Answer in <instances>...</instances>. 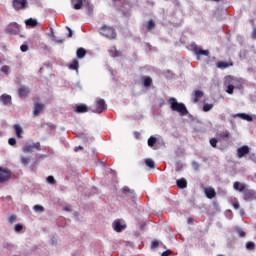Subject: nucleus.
<instances>
[{
    "instance_id": "412c9836",
    "label": "nucleus",
    "mask_w": 256,
    "mask_h": 256,
    "mask_svg": "<svg viewBox=\"0 0 256 256\" xmlns=\"http://www.w3.org/2000/svg\"><path fill=\"white\" fill-rule=\"evenodd\" d=\"M87 111H89V107L85 104L77 105L75 109L76 113H87Z\"/></svg>"
},
{
    "instance_id": "79ce46f5",
    "label": "nucleus",
    "mask_w": 256,
    "mask_h": 256,
    "mask_svg": "<svg viewBox=\"0 0 256 256\" xmlns=\"http://www.w3.org/2000/svg\"><path fill=\"white\" fill-rule=\"evenodd\" d=\"M9 223H15L17 221V215L13 214L8 218Z\"/></svg>"
},
{
    "instance_id": "13d9d810",
    "label": "nucleus",
    "mask_w": 256,
    "mask_h": 256,
    "mask_svg": "<svg viewBox=\"0 0 256 256\" xmlns=\"http://www.w3.org/2000/svg\"><path fill=\"white\" fill-rule=\"evenodd\" d=\"M30 168H31L32 170L34 169V167H33V166H31Z\"/></svg>"
},
{
    "instance_id": "2eb2a0df",
    "label": "nucleus",
    "mask_w": 256,
    "mask_h": 256,
    "mask_svg": "<svg viewBox=\"0 0 256 256\" xmlns=\"http://www.w3.org/2000/svg\"><path fill=\"white\" fill-rule=\"evenodd\" d=\"M193 52L196 55H204L205 57H209V50H203V49L199 48L197 45L193 46Z\"/></svg>"
},
{
    "instance_id": "f704fd0d",
    "label": "nucleus",
    "mask_w": 256,
    "mask_h": 256,
    "mask_svg": "<svg viewBox=\"0 0 256 256\" xmlns=\"http://www.w3.org/2000/svg\"><path fill=\"white\" fill-rule=\"evenodd\" d=\"M11 70V68L9 67V66H7V65H4V66H2L1 68H0V71L2 72V73H5V75H9V71Z\"/></svg>"
},
{
    "instance_id": "c9c22d12",
    "label": "nucleus",
    "mask_w": 256,
    "mask_h": 256,
    "mask_svg": "<svg viewBox=\"0 0 256 256\" xmlns=\"http://www.w3.org/2000/svg\"><path fill=\"white\" fill-rule=\"evenodd\" d=\"M234 90H235V86H233V84H230L227 86L226 93H228V95H233Z\"/></svg>"
},
{
    "instance_id": "4468645a",
    "label": "nucleus",
    "mask_w": 256,
    "mask_h": 256,
    "mask_svg": "<svg viewBox=\"0 0 256 256\" xmlns=\"http://www.w3.org/2000/svg\"><path fill=\"white\" fill-rule=\"evenodd\" d=\"M204 193L207 199H215V197H217V192H215V189L211 187L205 188Z\"/></svg>"
},
{
    "instance_id": "f8f14e48",
    "label": "nucleus",
    "mask_w": 256,
    "mask_h": 256,
    "mask_svg": "<svg viewBox=\"0 0 256 256\" xmlns=\"http://www.w3.org/2000/svg\"><path fill=\"white\" fill-rule=\"evenodd\" d=\"M112 227L116 233H121L127 226L121 225V220H115L112 224Z\"/></svg>"
},
{
    "instance_id": "3c124183",
    "label": "nucleus",
    "mask_w": 256,
    "mask_h": 256,
    "mask_svg": "<svg viewBox=\"0 0 256 256\" xmlns=\"http://www.w3.org/2000/svg\"><path fill=\"white\" fill-rule=\"evenodd\" d=\"M74 151L77 153V151H83L82 146L75 147Z\"/></svg>"
},
{
    "instance_id": "6e6d98bb",
    "label": "nucleus",
    "mask_w": 256,
    "mask_h": 256,
    "mask_svg": "<svg viewBox=\"0 0 256 256\" xmlns=\"http://www.w3.org/2000/svg\"><path fill=\"white\" fill-rule=\"evenodd\" d=\"M65 40H58L57 43H63Z\"/></svg>"
},
{
    "instance_id": "49530a36",
    "label": "nucleus",
    "mask_w": 256,
    "mask_h": 256,
    "mask_svg": "<svg viewBox=\"0 0 256 256\" xmlns=\"http://www.w3.org/2000/svg\"><path fill=\"white\" fill-rule=\"evenodd\" d=\"M170 255H173V251H171V250H166V251H164V252L161 254V256H170Z\"/></svg>"
},
{
    "instance_id": "a878e982",
    "label": "nucleus",
    "mask_w": 256,
    "mask_h": 256,
    "mask_svg": "<svg viewBox=\"0 0 256 256\" xmlns=\"http://www.w3.org/2000/svg\"><path fill=\"white\" fill-rule=\"evenodd\" d=\"M144 163L147 167H149V169H155V161H153V159L151 158H146L144 160Z\"/></svg>"
},
{
    "instance_id": "e433bc0d",
    "label": "nucleus",
    "mask_w": 256,
    "mask_h": 256,
    "mask_svg": "<svg viewBox=\"0 0 256 256\" xmlns=\"http://www.w3.org/2000/svg\"><path fill=\"white\" fill-rule=\"evenodd\" d=\"M34 211H36V213H43V211H45V208L41 205H35L34 206Z\"/></svg>"
},
{
    "instance_id": "39448f33",
    "label": "nucleus",
    "mask_w": 256,
    "mask_h": 256,
    "mask_svg": "<svg viewBox=\"0 0 256 256\" xmlns=\"http://www.w3.org/2000/svg\"><path fill=\"white\" fill-rule=\"evenodd\" d=\"M27 3V0H13L12 7L13 9H15V11H21L23 9H26Z\"/></svg>"
},
{
    "instance_id": "ddd939ff",
    "label": "nucleus",
    "mask_w": 256,
    "mask_h": 256,
    "mask_svg": "<svg viewBox=\"0 0 256 256\" xmlns=\"http://www.w3.org/2000/svg\"><path fill=\"white\" fill-rule=\"evenodd\" d=\"M29 93H31V89H29L27 86H22L18 89L19 97H29Z\"/></svg>"
},
{
    "instance_id": "4d7b16f0",
    "label": "nucleus",
    "mask_w": 256,
    "mask_h": 256,
    "mask_svg": "<svg viewBox=\"0 0 256 256\" xmlns=\"http://www.w3.org/2000/svg\"><path fill=\"white\" fill-rule=\"evenodd\" d=\"M193 165H196V166H197L198 164H197V162H193Z\"/></svg>"
},
{
    "instance_id": "58836bf2",
    "label": "nucleus",
    "mask_w": 256,
    "mask_h": 256,
    "mask_svg": "<svg viewBox=\"0 0 256 256\" xmlns=\"http://www.w3.org/2000/svg\"><path fill=\"white\" fill-rule=\"evenodd\" d=\"M47 182L50 183V185H55V183H57V181L55 180V177L53 176H48Z\"/></svg>"
},
{
    "instance_id": "20e7f679",
    "label": "nucleus",
    "mask_w": 256,
    "mask_h": 256,
    "mask_svg": "<svg viewBox=\"0 0 256 256\" xmlns=\"http://www.w3.org/2000/svg\"><path fill=\"white\" fill-rule=\"evenodd\" d=\"M33 149H36V151H41V143L36 142L33 144H26L23 148L22 151L23 153H33Z\"/></svg>"
},
{
    "instance_id": "4c0bfd02",
    "label": "nucleus",
    "mask_w": 256,
    "mask_h": 256,
    "mask_svg": "<svg viewBox=\"0 0 256 256\" xmlns=\"http://www.w3.org/2000/svg\"><path fill=\"white\" fill-rule=\"evenodd\" d=\"M246 249H248L249 251H253V249H255V242H247Z\"/></svg>"
},
{
    "instance_id": "6e6552de",
    "label": "nucleus",
    "mask_w": 256,
    "mask_h": 256,
    "mask_svg": "<svg viewBox=\"0 0 256 256\" xmlns=\"http://www.w3.org/2000/svg\"><path fill=\"white\" fill-rule=\"evenodd\" d=\"M11 179V171L1 169L0 167V183H5L6 181H9Z\"/></svg>"
},
{
    "instance_id": "a211bd4d",
    "label": "nucleus",
    "mask_w": 256,
    "mask_h": 256,
    "mask_svg": "<svg viewBox=\"0 0 256 256\" xmlns=\"http://www.w3.org/2000/svg\"><path fill=\"white\" fill-rule=\"evenodd\" d=\"M83 1L85 0H71V5L73 9H75L76 11H79V9H82Z\"/></svg>"
},
{
    "instance_id": "cd10ccee",
    "label": "nucleus",
    "mask_w": 256,
    "mask_h": 256,
    "mask_svg": "<svg viewBox=\"0 0 256 256\" xmlns=\"http://www.w3.org/2000/svg\"><path fill=\"white\" fill-rule=\"evenodd\" d=\"M26 25L29 27H37V20L29 18L25 21Z\"/></svg>"
},
{
    "instance_id": "603ef678",
    "label": "nucleus",
    "mask_w": 256,
    "mask_h": 256,
    "mask_svg": "<svg viewBox=\"0 0 256 256\" xmlns=\"http://www.w3.org/2000/svg\"><path fill=\"white\" fill-rule=\"evenodd\" d=\"M43 155H39V156H36V161H35V163H37V161H39L40 159H43Z\"/></svg>"
},
{
    "instance_id": "1a4fd4ad",
    "label": "nucleus",
    "mask_w": 256,
    "mask_h": 256,
    "mask_svg": "<svg viewBox=\"0 0 256 256\" xmlns=\"http://www.w3.org/2000/svg\"><path fill=\"white\" fill-rule=\"evenodd\" d=\"M124 197H129L130 199H135V190H131L129 186H124L121 190Z\"/></svg>"
},
{
    "instance_id": "7c9ffc66",
    "label": "nucleus",
    "mask_w": 256,
    "mask_h": 256,
    "mask_svg": "<svg viewBox=\"0 0 256 256\" xmlns=\"http://www.w3.org/2000/svg\"><path fill=\"white\" fill-rule=\"evenodd\" d=\"M155 143H157V138H155V136H151V137L148 139V146H149V147H154V146H155Z\"/></svg>"
},
{
    "instance_id": "09e8293b",
    "label": "nucleus",
    "mask_w": 256,
    "mask_h": 256,
    "mask_svg": "<svg viewBox=\"0 0 256 256\" xmlns=\"http://www.w3.org/2000/svg\"><path fill=\"white\" fill-rule=\"evenodd\" d=\"M238 235H239V237H245L246 233H245V231L239 229L238 230Z\"/></svg>"
},
{
    "instance_id": "f03ea898",
    "label": "nucleus",
    "mask_w": 256,
    "mask_h": 256,
    "mask_svg": "<svg viewBox=\"0 0 256 256\" xmlns=\"http://www.w3.org/2000/svg\"><path fill=\"white\" fill-rule=\"evenodd\" d=\"M100 35L106 37L107 39H116L117 32H115V28L107 25H103L100 28Z\"/></svg>"
},
{
    "instance_id": "f3484780",
    "label": "nucleus",
    "mask_w": 256,
    "mask_h": 256,
    "mask_svg": "<svg viewBox=\"0 0 256 256\" xmlns=\"http://www.w3.org/2000/svg\"><path fill=\"white\" fill-rule=\"evenodd\" d=\"M233 188L235 189V191H239L240 193H243L244 190L247 188V185L241 184V182L236 181L233 184Z\"/></svg>"
},
{
    "instance_id": "5fc2aeb1",
    "label": "nucleus",
    "mask_w": 256,
    "mask_h": 256,
    "mask_svg": "<svg viewBox=\"0 0 256 256\" xmlns=\"http://www.w3.org/2000/svg\"><path fill=\"white\" fill-rule=\"evenodd\" d=\"M249 22L251 23V25H255V20L250 19Z\"/></svg>"
},
{
    "instance_id": "393cba45",
    "label": "nucleus",
    "mask_w": 256,
    "mask_h": 256,
    "mask_svg": "<svg viewBox=\"0 0 256 256\" xmlns=\"http://www.w3.org/2000/svg\"><path fill=\"white\" fill-rule=\"evenodd\" d=\"M69 69H72V71H78L79 70V60L74 59L72 63L69 65Z\"/></svg>"
},
{
    "instance_id": "37998d69",
    "label": "nucleus",
    "mask_w": 256,
    "mask_h": 256,
    "mask_svg": "<svg viewBox=\"0 0 256 256\" xmlns=\"http://www.w3.org/2000/svg\"><path fill=\"white\" fill-rule=\"evenodd\" d=\"M217 143H218V141H217L216 138L210 139V145H211V147L216 148V147H217Z\"/></svg>"
},
{
    "instance_id": "a19ab883",
    "label": "nucleus",
    "mask_w": 256,
    "mask_h": 256,
    "mask_svg": "<svg viewBox=\"0 0 256 256\" xmlns=\"http://www.w3.org/2000/svg\"><path fill=\"white\" fill-rule=\"evenodd\" d=\"M14 230L16 231V233H20V231H23V225L16 224Z\"/></svg>"
},
{
    "instance_id": "4be33fe9",
    "label": "nucleus",
    "mask_w": 256,
    "mask_h": 256,
    "mask_svg": "<svg viewBox=\"0 0 256 256\" xmlns=\"http://www.w3.org/2000/svg\"><path fill=\"white\" fill-rule=\"evenodd\" d=\"M14 129H15V133H16V137H18V139H21L23 136V127H21V124H15L14 125Z\"/></svg>"
},
{
    "instance_id": "7ed1b4c3",
    "label": "nucleus",
    "mask_w": 256,
    "mask_h": 256,
    "mask_svg": "<svg viewBox=\"0 0 256 256\" xmlns=\"http://www.w3.org/2000/svg\"><path fill=\"white\" fill-rule=\"evenodd\" d=\"M5 33H8V35H19V33H21V30L19 28V24H17V22H11L5 28Z\"/></svg>"
},
{
    "instance_id": "6ab92c4d",
    "label": "nucleus",
    "mask_w": 256,
    "mask_h": 256,
    "mask_svg": "<svg viewBox=\"0 0 256 256\" xmlns=\"http://www.w3.org/2000/svg\"><path fill=\"white\" fill-rule=\"evenodd\" d=\"M204 93L201 90H195L193 93L194 97V103H199L201 101V98L203 97Z\"/></svg>"
},
{
    "instance_id": "423d86ee",
    "label": "nucleus",
    "mask_w": 256,
    "mask_h": 256,
    "mask_svg": "<svg viewBox=\"0 0 256 256\" xmlns=\"http://www.w3.org/2000/svg\"><path fill=\"white\" fill-rule=\"evenodd\" d=\"M103 111H107V104L104 99H98L96 101V109L93 110V113H103Z\"/></svg>"
},
{
    "instance_id": "8fccbe9b",
    "label": "nucleus",
    "mask_w": 256,
    "mask_h": 256,
    "mask_svg": "<svg viewBox=\"0 0 256 256\" xmlns=\"http://www.w3.org/2000/svg\"><path fill=\"white\" fill-rule=\"evenodd\" d=\"M251 37H252V39H256V27L253 28Z\"/></svg>"
},
{
    "instance_id": "0eeeda50",
    "label": "nucleus",
    "mask_w": 256,
    "mask_h": 256,
    "mask_svg": "<svg viewBox=\"0 0 256 256\" xmlns=\"http://www.w3.org/2000/svg\"><path fill=\"white\" fill-rule=\"evenodd\" d=\"M243 199L244 201H253L256 199V192L253 189L245 188L243 192Z\"/></svg>"
},
{
    "instance_id": "aec40b11",
    "label": "nucleus",
    "mask_w": 256,
    "mask_h": 256,
    "mask_svg": "<svg viewBox=\"0 0 256 256\" xmlns=\"http://www.w3.org/2000/svg\"><path fill=\"white\" fill-rule=\"evenodd\" d=\"M176 185L178 189H187V180L185 178L178 179Z\"/></svg>"
},
{
    "instance_id": "2f4dec72",
    "label": "nucleus",
    "mask_w": 256,
    "mask_h": 256,
    "mask_svg": "<svg viewBox=\"0 0 256 256\" xmlns=\"http://www.w3.org/2000/svg\"><path fill=\"white\" fill-rule=\"evenodd\" d=\"M31 161V158L30 157H25V156H21V163L22 165H24L25 167L27 165H29V162Z\"/></svg>"
},
{
    "instance_id": "dca6fc26",
    "label": "nucleus",
    "mask_w": 256,
    "mask_h": 256,
    "mask_svg": "<svg viewBox=\"0 0 256 256\" xmlns=\"http://www.w3.org/2000/svg\"><path fill=\"white\" fill-rule=\"evenodd\" d=\"M0 101L3 105H11L12 98L9 94H2L0 96Z\"/></svg>"
},
{
    "instance_id": "de8ad7c7",
    "label": "nucleus",
    "mask_w": 256,
    "mask_h": 256,
    "mask_svg": "<svg viewBox=\"0 0 256 256\" xmlns=\"http://www.w3.org/2000/svg\"><path fill=\"white\" fill-rule=\"evenodd\" d=\"M66 29L68 30V37L71 38L73 37V30H71V28L66 27Z\"/></svg>"
},
{
    "instance_id": "c756f323",
    "label": "nucleus",
    "mask_w": 256,
    "mask_h": 256,
    "mask_svg": "<svg viewBox=\"0 0 256 256\" xmlns=\"http://www.w3.org/2000/svg\"><path fill=\"white\" fill-rule=\"evenodd\" d=\"M211 109H213V104L206 103L203 105L202 111H204V113H207L211 111Z\"/></svg>"
},
{
    "instance_id": "c85d7f7f",
    "label": "nucleus",
    "mask_w": 256,
    "mask_h": 256,
    "mask_svg": "<svg viewBox=\"0 0 256 256\" xmlns=\"http://www.w3.org/2000/svg\"><path fill=\"white\" fill-rule=\"evenodd\" d=\"M238 117H240V119H243L244 121H253V117L245 113L238 114Z\"/></svg>"
},
{
    "instance_id": "c03bdc74",
    "label": "nucleus",
    "mask_w": 256,
    "mask_h": 256,
    "mask_svg": "<svg viewBox=\"0 0 256 256\" xmlns=\"http://www.w3.org/2000/svg\"><path fill=\"white\" fill-rule=\"evenodd\" d=\"M8 144L13 146V145H17V139L15 138H9L8 139Z\"/></svg>"
},
{
    "instance_id": "f257e3e1",
    "label": "nucleus",
    "mask_w": 256,
    "mask_h": 256,
    "mask_svg": "<svg viewBox=\"0 0 256 256\" xmlns=\"http://www.w3.org/2000/svg\"><path fill=\"white\" fill-rule=\"evenodd\" d=\"M168 103L170 104L171 111H176L177 113H180V115H187V113H189L185 104L179 103L173 97L169 98Z\"/></svg>"
},
{
    "instance_id": "9b49d317",
    "label": "nucleus",
    "mask_w": 256,
    "mask_h": 256,
    "mask_svg": "<svg viewBox=\"0 0 256 256\" xmlns=\"http://www.w3.org/2000/svg\"><path fill=\"white\" fill-rule=\"evenodd\" d=\"M237 155L239 159H243L245 155H249V146H242L237 149Z\"/></svg>"
},
{
    "instance_id": "864d4df0",
    "label": "nucleus",
    "mask_w": 256,
    "mask_h": 256,
    "mask_svg": "<svg viewBox=\"0 0 256 256\" xmlns=\"http://www.w3.org/2000/svg\"><path fill=\"white\" fill-rule=\"evenodd\" d=\"M233 207H234V209H239V207H240V206H239V203H234V204H233Z\"/></svg>"
},
{
    "instance_id": "b1692460",
    "label": "nucleus",
    "mask_w": 256,
    "mask_h": 256,
    "mask_svg": "<svg viewBox=\"0 0 256 256\" xmlns=\"http://www.w3.org/2000/svg\"><path fill=\"white\" fill-rule=\"evenodd\" d=\"M76 55L78 59H83V57L87 55V50H85L84 48H78L76 51Z\"/></svg>"
},
{
    "instance_id": "a18cd8bd",
    "label": "nucleus",
    "mask_w": 256,
    "mask_h": 256,
    "mask_svg": "<svg viewBox=\"0 0 256 256\" xmlns=\"http://www.w3.org/2000/svg\"><path fill=\"white\" fill-rule=\"evenodd\" d=\"M159 247V241L155 240L151 243V249H157Z\"/></svg>"
},
{
    "instance_id": "5701e85b",
    "label": "nucleus",
    "mask_w": 256,
    "mask_h": 256,
    "mask_svg": "<svg viewBox=\"0 0 256 256\" xmlns=\"http://www.w3.org/2000/svg\"><path fill=\"white\" fill-rule=\"evenodd\" d=\"M151 85H153V78H151L150 76L144 77L143 86L149 88L151 87Z\"/></svg>"
},
{
    "instance_id": "ea45409f",
    "label": "nucleus",
    "mask_w": 256,
    "mask_h": 256,
    "mask_svg": "<svg viewBox=\"0 0 256 256\" xmlns=\"http://www.w3.org/2000/svg\"><path fill=\"white\" fill-rule=\"evenodd\" d=\"M20 51H22V53H27V51H29V46L27 44L21 45Z\"/></svg>"
},
{
    "instance_id": "9d476101",
    "label": "nucleus",
    "mask_w": 256,
    "mask_h": 256,
    "mask_svg": "<svg viewBox=\"0 0 256 256\" xmlns=\"http://www.w3.org/2000/svg\"><path fill=\"white\" fill-rule=\"evenodd\" d=\"M44 109H45V104L36 102L34 104V111H33L34 117H39L41 111H43Z\"/></svg>"
},
{
    "instance_id": "473e14b6",
    "label": "nucleus",
    "mask_w": 256,
    "mask_h": 256,
    "mask_svg": "<svg viewBox=\"0 0 256 256\" xmlns=\"http://www.w3.org/2000/svg\"><path fill=\"white\" fill-rule=\"evenodd\" d=\"M148 31H152V29H155V21L153 19H150L147 24Z\"/></svg>"
},
{
    "instance_id": "bb28decb",
    "label": "nucleus",
    "mask_w": 256,
    "mask_h": 256,
    "mask_svg": "<svg viewBox=\"0 0 256 256\" xmlns=\"http://www.w3.org/2000/svg\"><path fill=\"white\" fill-rule=\"evenodd\" d=\"M232 65H233V63L229 64V63L224 62V61H220V62L217 63L218 69H227V67H230Z\"/></svg>"
},
{
    "instance_id": "72a5a7b5",
    "label": "nucleus",
    "mask_w": 256,
    "mask_h": 256,
    "mask_svg": "<svg viewBox=\"0 0 256 256\" xmlns=\"http://www.w3.org/2000/svg\"><path fill=\"white\" fill-rule=\"evenodd\" d=\"M220 139H229V131H224L218 134Z\"/></svg>"
}]
</instances>
